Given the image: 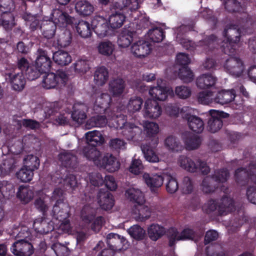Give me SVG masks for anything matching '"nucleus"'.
Instances as JSON below:
<instances>
[{
	"mask_svg": "<svg viewBox=\"0 0 256 256\" xmlns=\"http://www.w3.org/2000/svg\"><path fill=\"white\" fill-rule=\"evenodd\" d=\"M86 138L88 144L89 145L94 146L93 148H95V146L102 144L104 142V138L102 136L101 132L98 130L90 131L86 134ZM90 147V146H86L84 150L86 148ZM92 147H90L91 148ZM84 153V150H83Z\"/></svg>",
	"mask_w": 256,
	"mask_h": 256,
	"instance_id": "nucleus-29",
	"label": "nucleus"
},
{
	"mask_svg": "<svg viewBox=\"0 0 256 256\" xmlns=\"http://www.w3.org/2000/svg\"><path fill=\"white\" fill-rule=\"evenodd\" d=\"M106 124H108V116L107 119L104 116H97L90 119L86 122V126L90 128L95 126L102 127Z\"/></svg>",
	"mask_w": 256,
	"mask_h": 256,
	"instance_id": "nucleus-52",
	"label": "nucleus"
},
{
	"mask_svg": "<svg viewBox=\"0 0 256 256\" xmlns=\"http://www.w3.org/2000/svg\"><path fill=\"white\" fill-rule=\"evenodd\" d=\"M96 210L88 206H84L82 210L80 219L82 226L87 228L92 222L91 228L95 232H98L103 223V218L98 216L94 218Z\"/></svg>",
	"mask_w": 256,
	"mask_h": 256,
	"instance_id": "nucleus-5",
	"label": "nucleus"
},
{
	"mask_svg": "<svg viewBox=\"0 0 256 256\" xmlns=\"http://www.w3.org/2000/svg\"><path fill=\"white\" fill-rule=\"evenodd\" d=\"M176 38V40L184 48L190 50H192L196 47L199 46H202L205 50H206L208 47H212L214 44V40H216V37L214 36H211L208 38L206 42H204H204H200L199 44L196 46L195 44L193 42L185 38H181L179 34H178Z\"/></svg>",
	"mask_w": 256,
	"mask_h": 256,
	"instance_id": "nucleus-17",
	"label": "nucleus"
},
{
	"mask_svg": "<svg viewBox=\"0 0 256 256\" xmlns=\"http://www.w3.org/2000/svg\"><path fill=\"white\" fill-rule=\"evenodd\" d=\"M12 0H0V11L2 12L0 24L7 32L11 30L15 25L14 18L10 11L14 8Z\"/></svg>",
	"mask_w": 256,
	"mask_h": 256,
	"instance_id": "nucleus-4",
	"label": "nucleus"
},
{
	"mask_svg": "<svg viewBox=\"0 0 256 256\" xmlns=\"http://www.w3.org/2000/svg\"><path fill=\"white\" fill-rule=\"evenodd\" d=\"M111 102V98L106 93L102 94L100 96H98L95 102L94 108L96 110V108H100L102 109V111H105L106 110L109 106Z\"/></svg>",
	"mask_w": 256,
	"mask_h": 256,
	"instance_id": "nucleus-44",
	"label": "nucleus"
},
{
	"mask_svg": "<svg viewBox=\"0 0 256 256\" xmlns=\"http://www.w3.org/2000/svg\"><path fill=\"white\" fill-rule=\"evenodd\" d=\"M216 81V78L211 74H202L196 78V84L200 88L204 89L214 86Z\"/></svg>",
	"mask_w": 256,
	"mask_h": 256,
	"instance_id": "nucleus-28",
	"label": "nucleus"
},
{
	"mask_svg": "<svg viewBox=\"0 0 256 256\" xmlns=\"http://www.w3.org/2000/svg\"><path fill=\"white\" fill-rule=\"evenodd\" d=\"M142 100L140 97L134 96L132 98L127 106L128 111L130 112L139 111L142 108Z\"/></svg>",
	"mask_w": 256,
	"mask_h": 256,
	"instance_id": "nucleus-59",
	"label": "nucleus"
},
{
	"mask_svg": "<svg viewBox=\"0 0 256 256\" xmlns=\"http://www.w3.org/2000/svg\"><path fill=\"white\" fill-rule=\"evenodd\" d=\"M125 87V82L122 78H113L109 82L108 90L113 96L118 97L123 94Z\"/></svg>",
	"mask_w": 256,
	"mask_h": 256,
	"instance_id": "nucleus-23",
	"label": "nucleus"
},
{
	"mask_svg": "<svg viewBox=\"0 0 256 256\" xmlns=\"http://www.w3.org/2000/svg\"><path fill=\"white\" fill-rule=\"evenodd\" d=\"M22 18L26 22V24L30 26V28L32 31H34L40 28V21L36 16L26 12L22 14Z\"/></svg>",
	"mask_w": 256,
	"mask_h": 256,
	"instance_id": "nucleus-55",
	"label": "nucleus"
},
{
	"mask_svg": "<svg viewBox=\"0 0 256 256\" xmlns=\"http://www.w3.org/2000/svg\"><path fill=\"white\" fill-rule=\"evenodd\" d=\"M10 250L16 256H30L34 252V248L31 243L24 239L14 242Z\"/></svg>",
	"mask_w": 256,
	"mask_h": 256,
	"instance_id": "nucleus-11",
	"label": "nucleus"
},
{
	"mask_svg": "<svg viewBox=\"0 0 256 256\" xmlns=\"http://www.w3.org/2000/svg\"><path fill=\"white\" fill-rule=\"evenodd\" d=\"M138 206V215L136 218L137 220L143 222L148 219L151 214L150 208L144 204L136 205Z\"/></svg>",
	"mask_w": 256,
	"mask_h": 256,
	"instance_id": "nucleus-57",
	"label": "nucleus"
},
{
	"mask_svg": "<svg viewBox=\"0 0 256 256\" xmlns=\"http://www.w3.org/2000/svg\"><path fill=\"white\" fill-rule=\"evenodd\" d=\"M17 178L22 182H28L32 180L34 176V172L25 166H23L16 173Z\"/></svg>",
	"mask_w": 256,
	"mask_h": 256,
	"instance_id": "nucleus-51",
	"label": "nucleus"
},
{
	"mask_svg": "<svg viewBox=\"0 0 256 256\" xmlns=\"http://www.w3.org/2000/svg\"><path fill=\"white\" fill-rule=\"evenodd\" d=\"M98 52L104 56H109L112 54L114 50V44L110 41L100 42L98 46Z\"/></svg>",
	"mask_w": 256,
	"mask_h": 256,
	"instance_id": "nucleus-48",
	"label": "nucleus"
},
{
	"mask_svg": "<svg viewBox=\"0 0 256 256\" xmlns=\"http://www.w3.org/2000/svg\"><path fill=\"white\" fill-rule=\"evenodd\" d=\"M38 56L35 62V64L43 74L48 72L51 68L52 62L48 56V52L46 50L39 48L38 50Z\"/></svg>",
	"mask_w": 256,
	"mask_h": 256,
	"instance_id": "nucleus-16",
	"label": "nucleus"
},
{
	"mask_svg": "<svg viewBox=\"0 0 256 256\" xmlns=\"http://www.w3.org/2000/svg\"><path fill=\"white\" fill-rule=\"evenodd\" d=\"M148 36L154 42H160L164 38L162 30L160 28H154L148 31Z\"/></svg>",
	"mask_w": 256,
	"mask_h": 256,
	"instance_id": "nucleus-63",
	"label": "nucleus"
},
{
	"mask_svg": "<svg viewBox=\"0 0 256 256\" xmlns=\"http://www.w3.org/2000/svg\"><path fill=\"white\" fill-rule=\"evenodd\" d=\"M24 166L34 172L40 166V160L38 157L32 154L28 155L24 159Z\"/></svg>",
	"mask_w": 256,
	"mask_h": 256,
	"instance_id": "nucleus-50",
	"label": "nucleus"
},
{
	"mask_svg": "<svg viewBox=\"0 0 256 256\" xmlns=\"http://www.w3.org/2000/svg\"><path fill=\"white\" fill-rule=\"evenodd\" d=\"M130 51L134 56L144 58L150 54L152 47L149 42L143 39H140L132 44Z\"/></svg>",
	"mask_w": 256,
	"mask_h": 256,
	"instance_id": "nucleus-10",
	"label": "nucleus"
},
{
	"mask_svg": "<svg viewBox=\"0 0 256 256\" xmlns=\"http://www.w3.org/2000/svg\"><path fill=\"white\" fill-rule=\"evenodd\" d=\"M178 164L182 169L190 172H195L198 170V160L194 161L190 158L185 156H179Z\"/></svg>",
	"mask_w": 256,
	"mask_h": 256,
	"instance_id": "nucleus-25",
	"label": "nucleus"
},
{
	"mask_svg": "<svg viewBox=\"0 0 256 256\" xmlns=\"http://www.w3.org/2000/svg\"><path fill=\"white\" fill-rule=\"evenodd\" d=\"M125 16L121 13L116 12L111 14L108 19L110 26L113 29L121 27L125 20Z\"/></svg>",
	"mask_w": 256,
	"mask_h": 256,
	"instance_id": "nucleus-45",
	"label": "nucleus"
},
{
	"mask_svg": "<svg viewBox=\"0 0 256 256\" xmlns=\"http://www.w3.org/2000/svg\"><path fill=\"white\" fill-rule=\"evenodd\" d=\"M142 129L130 122L126 124L124 130H122V134L128 140H133L135 138L138 137L142 133Z\"/></svg>",
	"mask_w": 256,
	"mask_h": 256,
	"instance_id": "nucleus-31",
	"label": "nucleus"
},
{
	"mask_svg": "<svg viewBox=\"0 0 256 256\" xmlns=\"http://www.w3.org/2000/svg\"><path fill=\"white\" fill-rule=\"evenodd\" d=\"M108 78V70L104 66L96 68L94 74V82L98 86H102L107 82Z\"/></svg>",
	"mask_w": 256,
	"mask_h": 256,
	"instance_id": "nucleus-40",
	"label": "nucleus"
},
{
	"mask_svg": "<svg viewBox=\"0 0 256 256\" xmlns=\"http://www.w3.org/2000/svg\"><path fill=\"white\" fill-rule=\"evenodd\" d=\"M52 15L54 20H43L40 25L42 35L46 39H51L54 36L57 27L62 29L64 28V12L56 10Z\"/></svg>",
	"mask_w": 256,
	"mask_h": 256,
	"instance_id": "nucleus-2",
	"label": "nucleus"
},
{
	"mask_svg": "<svg viewBox=\"0 0 256 256\" xmlns=\"http://www.w3.org/2000/svg\"><path fill=\"white\" fill-rule=\"evenodd\" d=\"M178 76L184 82H192L194 78L192 72L188 66H184L180 68Z\"/></svg>",
	"mask_w": 256,
	"mask_h": 256,
	"instance_id": "nucleus-62",
	"label": "nucleus"
},
{
	"mask_svg": "<svg viewBox=\"0 0 256 256\" xmlns=\"http://www.w3.org/2000/svg\"><path fill=\"white\" fill-rule=\"evenodd\" d=\"M215 95L214 102L224 104L234 100L236 97V92L234 90H222Z\"/></svg>",
	"mask_w": 256,
	"mask_h": 256,
	"instance_id": "nucleus-26",
	"label": "nucleus"
},
{
	"mask_svg": "<svg viewBox=\"0 0 256 256\" xmlns=\"http://www.w3.org/2000/svg\"><path fill=\"white\" fill-rule=\"evenodd\" d=\"M64 189L62 188H56L54 189L52 198L56 200L52 209L53 218L58 220L62 230H63L64 226Z\"/></svg>",
	"mask_w": 256,
	"mask_h": 256,
	"instance_id": "nucleus-6",
	"label": "nucleus"
},
{
	"mask_svg": "<svg viewBox=\"0 0 256 256\" xmlns=\"http://www.w3.org/2000/svg\"><path fill=\"white\" fill-rule=\"evenodd\" d=\"M182 140L186 149L193 150L198 148L200 145L202 140L199 136L192 134H184L182 136Z\"/></svg>",
	"mask_w": 256,
	"mask_h": 256,
	"instance_id": "nucleus-35",
	"label": "nucleus"
},
{
	"mask_svg": "<svg viewBox=\"0 0 256 256\" xmlns=\"http://www.w3.org/2000/svg\"><path fill=\"white\" fill-rule=\"evenodd\" d=\"M142 178L146 186L152 192H156L160 188L164 182L162 176L157 174L145 172L142 174Z\"/></svg>",
	"mask_w": 256,
	"mask_h": 256,
	"instance_id": "nucleus-18",
	"label": "nucleus"
},
{
	"mask_svg": "<svg viewBox=\"0 0 256 256\" xmlns=\"http://www.w3.org/2000/svg\"><path fill=\"white\" fill-rule=\"evenodd\" d=\"M74 68L76 72L84 74L90 70V62L86 59H79L74 64Z\"/></svg>",
	"mask_w": 256,
	"mask_h": 256,
	"instance_id": "nucleus-58",
	"label": "nucleus"
},
{
	"mask_svg": "<svg viewBox=\"0 0 256 256\" xmlns=\"http://www.w3.org/2000/svg\"><path fill=\"white\" fill-rule=\"evenodd\" d=\"M34 194L30 186H20L16 192L18 198L23 204H27L33 198Z\"/></svg>",
	"mask_w": 256,
	"mask_h": 256,
	"instance_id": "nucleus-30",
	"label": "nucleus"
},
{
	"mask_svg": "<svg viewBox=\"0 0 256 256\" xmlns=\"http://www.w3.org/2000/svg\"><path fill=\"white\" fill-rule=\"evenodd\" d=\"M126 123L124 116L122 114L116 116L113 112L108 114V125L110 127L123 130Z\"/></svg>",
	"mask_w": 256,
	"mask_h": 256,
	"instance_id": "nucleus-33",
	"label": "nucleus"
},
{
	"mask_svg": "<svg viewBox=\"0 0 256 256\" xmlns=\"http://www.w3.org/2000/svg\"><path fill=\"white\" fill-rule=\"evenodd\" d=\"M76 10L80 14L87 16L93 13L94 10V6L86 0H81L76 4Z\"/></svg>",
	"mask_w": 256,
	"mask_h": 256,
	"instance_id": "nucleus-36",
	"label": "nucleus"
},
{
	"mask_svg": "<svg viewBox=\"0 0 256 256\" xmlns=\"http://www.w3.org/2000/svg\"><path fill=\"white\" fill-rule=\"evenodd\" d=\"M149 238L156 241L163 236L166 232L165 228L158 224H152L148 228Z\"/></svg>",
	"mask_w": 256,
	"mask_h": 256,
	"instance_id": "nucleus-41",
	"label": "nucleus"
},
{
	"mask_svg": "<svg viewBox=\"0 0 256 256\" xmlns=\"http://www.w3.org/2000/svg\"><path fill=\"white\" fill-rule=\"evenodd\" d=\"M216 95L212 91H204L200 92L198 96L199 102L203 104H209L214 102Z\"/></svg>",
	"mask_w": 256,
	"mask_h": 256,
	"instance_id": "nucleus-54",
	"label": "nucleus"
},
{
	"mask_svg": "<svg viewBox=\"0 0 256 256\" xmlns=\"http://www.w3.org/2000/svg\"><path fill=\"white\" fill-rule=\"evenodd\" d=\"M16 164L15 159L12 157H8L3 160L0 167L2 172H10L14 168Z\"/></svg>",
	"mask_w": 256,
	"mask_h": 256,
	"instance_id": "nucleus-64",
	"label": "nucleus"
},
{
	"mask_svg": "<svg viewBox=\"0 0 256 256\" xmlns=\"http://www.w3.org/2000/svg\"><path fill=\"white\" fill-rule=\"evenodd\" d=\"M73 108L74 110L72 114L73 120L78 123H82L86 118V106L84 104H76Z\"/></svg>",
	"mask_w": 256,
	"mask_h": 256,
	"instance_id": "nucleus-34",
	"label": "nucleus"
},
{
	"mask_svg": "<svg viewBox=\"0 0 256 256\" xmlns=\"http://www.w3.org/2000/svg\"><path fill=\"white\" fill-rule=\"evenodd\" d=\"M224 36L228 41L229 45L238 42L240 40V33L239 30L234 28H229L224 31Z\"/></svg>",
	"mask_w": 256,
	"mask_h": 256,
	"instance_id": "nucleus-43",
	"label": "nucleus"
},
{
	"mask_svg": "<svg viewBox=\"0 0 256 256\" xmlns=\"http://www.w3.org/2000/svg\"><path fill=\"white\" fill-rule=\"evenodd\" d=\"M76 29L78 34L82 38H86L90 36L92 28L90 24L84 20H82L78 24Z\"/></svg>",
	"mask_w": 256,
	"mask_h": 256,
	"instance_id": "nucleus-47",
	"label": "nucleus"
},
{
	"mask_svg": "<svg viewBox=\"0 0 256 256\" xmlns=\"http://www.w3.org/2000/svg\"><path fill=\"white\" fill-rule=\"evenodd\" d=\"M8 77L14 90L20 91L24 89L26 84V80L22 72L10 73L8 74Z\"/></svg>",
	"mask_w": 256,
	"mask_h": 256,
	"instance_id": "nucleus-27",
	"label": "nucleus"
},
{
	"mask_svg": "<svg viewBox=\"0 0 256 256\" xmlns=\"http://www.w3.org/2000/svg\"><path fill=\"white\" fill-rule=\"evenodd\" d=\"M125 240L123 237L116 234H110L106 237V242L111 250H120Z\"/></svg>",
	"mask_w": 256,
	"mask_h": 256,
	"instance_id": "nucleus-32",
	"label": "nucleus"
},
{
	"mask_svg": "<svg viewBox=\"0 0 256 256\" xmlns=\"http://www.w3.org/2000/svg\"><path fill=\"white\" fill-rule=\"evenodd\" d=\"M218 113L211 112V117L208 122V128L212 132H216L220 130L222 126V122L218 117Z\"/></svg>",
	"mask_w": 256,
	"mask_h": 256,
	"instance_id": "nucleus-42",
	"label": "nucleus"
},
{
	"mask_svg": "<svg viewBox=\"0 0 256 256\" xmlns=\"http://www.w3.org/2000/svg\"><path fill=\"white\" fill-rule=\"evenodd\" d=\"M233 200L230 197L224 196L218 201V212L222 215H226L234 210Z\"/></svg>",
	"mask_w": 256,
	"mask_h": 256,
	"instance_id": "nucleus-24",
	"label": "nucleus"
},
{
	"mask_svg": "<svg viewBox=\"0 0 256 256\" xmlns=\"http://www.w3.org/2000/svg\"><path fill=\"white\" fill-rule=\"evenodd\" d=\"M145 159L150 162H157L160 161L158 155L149 146L142 145L141 147Z\"/></svg>",
	"mask_w": 256,
	"mask_h": 256,
	"instance_id": "nucleus-46",
	"label": "nucleus"
},
{
	"mask_svg": "<svg viewBox=\"0 0 256 256\" xmlns=\"http://www.w3.org/2000/svg\"><path fill=\"white\" fill-rule=\"evenodd\" d=\"M228 177L229 173L226 170H216L212 176H206L202 180V191L206 194L213 192L217 185L226 182Z\"/></svg>",
	"mask_w": 256,
	"mask_h": 256,
	"instance_id": "nucleus-3",
	"label": "nucleus"
},
{
	"mask_svg": "<svg viewBox=\"0 0 256 256\" xmlns=\"http://www.w3.org/2000/svg\"><path fill=\"white\" fill-rule=\"evenodd\" d=\"M33 228L36 232L42 234H47L54 230L53 223L52 222H47L43 218L36 219Z\"/></svg>",
	"mask_w": 256,
	"mask_h": 256,
	"instance_id": "nucleus-21",
	"label": "nucleus"
},
{
	"mask_svg": "<svg viewBox=\"0 0 256 256\" xmlns=\"http://www.w3.org/2000/svg\"><path fill=\"white\" fill-rule=\"evenodd\" d=\"M161 79L157 81L158 86H154L149 90L150 95L154 99L158 100H165L168 96H172L174 94L173 90L169 87L163 86L161 85Z\"/></svg>",
	"mask_w": 256,
	"mask_h": 256,
	"instance_id": "nucleus-12",
	"label": "nucleus"
},
{
	"mask_svg": "<svg viewBox=\"0 0 256 256\" xmlns=\"http://www.w3.org/2000/svg\"><path fill=\"white\" fill-rule=\"evenodd\" d=\"M164 110L166 114L171 116H178L180 114L183 118H186L191 112L188 106H184L180 109L177 104H168L166 105Z\"/></svg>",
	"mask_w": 256,
	"mask_h": 256,
	"instance_id": "nucleus-22",
	"label": "nucleus"
},
{
	"mask_svg": "<svg viewBox=\"0 0 256 256\" xmlns=\"http://www.w3.org/2000/svg\"><path fill=\"white\" fill-rule=\"evenodd\" d=\"M40 69L35 65H30V67L26 69L24 72L27 78L30 80H34L38 78L41 74H43Z\"/></svg>",
	"mask_w": 256,
	"mask_h": 256,
	"instance_id": "nucleus-61",
	"label": "nucleus"
},
{
	"mask_svg": "<svg viewBox=\"0 0 256 256\" xmlns=\"http://www.w3.org/2000/svg\"><path fill=\"white\" fill-rule=\"evenodd\" d=\"M188 120L189 128L194 132L200 133L204 129V123L202 120L196 116H188L186 118Z\"/></svg>",
	"mask_w": 256,
	"mask_h": 256,
	"instance_id": "nucleus-38",
	"label": "nucleus"
},
{
	"mask_svg": "<svg viewBox=\"0 0 256 256\" xmlns=\"http://www.w3.org/2000/svg\"><path fill=\"white\" fill-rule=\"evenodd\" d=\"M44 76L42 86L46 89L55 88L60 84L64 83V70L63 68L56 70V73L47 72Z\"/></svg>",
	"mask_w": 256,
	"mask_h": 256,
	"instance_id": "nucleus-9",
	"label": "nucleus"
},
{
	"mask_svg": "<svg viewBox=\"0 0 256 256\" xmlns=\"http://www.w3.org/2000/svg\"><path fill=\"white\" fill-rule=\"evenodd\" d=\"M168 236L170 246H172L178 240H192L194 241L198 240L200 236H198L190 228L184 230L179 234L176 230L171 228L168 231Z\"/></svg>",
	"mask_w": 256,
	"mask_h": 256,
	"instance_id": "nucleus-8",
	"label": "nucleus"
},
{
	"mask_svg": "<svg viewBox=\"0 0 256 256\" xmlns=\"http://www.w3.org/2000/svg\"><path fill=\"white\" fill-rule=\"evenodd\" d=\"M84 156L97 166L104 168L110 172H114L120 168V162L112 154L109 153L102 154L96 148H86L84 150Z\"/></svg>",
	"mask_w": 256,
	"mask_h": 256,
	"instance_id": "nucleus-1",
	"label": "nucleus"
},
{
	"mask_svg": "<svg viewBox=\"0 0 256 256\" xmlns=\"http://www.w3.org/2000/svg\"><path fill=\"white\" fill-rule=\"evenodd\" d=\"M134 33L128 30H122L120 34L118 39V44L119 47L128 48L134 39Z\"/></svg>",
	"mask_w": 256,
	"mask_h": 256,
	"instance_id": "nucleus-37",
	"label": "nucleus"
},
{
	"mask_svg": "<svg viewBox=\"0 0 256 256\" xmlns=\"http://www.w3.org/2000/svg\"><path fill=\"white\" fill-rule=\"evenodd\" d=\"M98 202L102 208L110 210L114 204V200L112 194L105 190H100L98 195Z\"/></svg>",
	"mask_w": 256,
	"mask_h": 256,
	"instance_id": "nucleus-20",
	"label": "nucleus"
},
{
	"mask_svg": "<svg viewBox=\"0 0 256 256\" xmlns=\"http://www.w3.org/2000/svg\"><path fill=\"white\" fill-rule=\"evenodd\" d=\"M127 232L131 237L137 240H142L145 236V230L143 228L137 224L130 227L127 230Z\"/></svg>",
	"mask_w": 256,
	"mask_h": 256,
	"instance_id": "nucleus-53",
	"label": "nucleus"
},
{
	"mask_svg": "<svg viewBox=\"0 0 256 256\" xmlns=\"http://www.w3.org/2000/svg\"><path fill=\"white\" fill-rule=\"evenodd\" d=\"M43 107L46 118L52 116V118L54 119L58 124H64V113L58 102H46Z\"/></svg>",
	"mask_w": 256,
	"mask_h": 256,
	"instance_id": "nucleus-7",
	"label": "nucleus"
},
{
	"mask_svg": "<svg viewBox=\"0 0 256 256\" xmlns=\"http://www.w3.org/2000/svg\"><path fill=\"white\" fill-rule=\"evenodd\" d=\"M126 198L136 205L144 204L146 198L144 193L140 188L134 186H130L125 190Z\"/></svg>",
	"mask_w": 256,
	"mask_h": 256,
	"instance_id": "nucleus-15",
	"label": "nucleus"
},
{
	"mask_svg": "<svg viewBox=\"0 0 256 256\" xmlns=\"http://www.w3.org/2000/svg\"><path fill=\"white\" fill-rule=\"evenodd\" d=\"M224 68L228 73L236 76H240L244 70L243 62L236 57L228 58L224 64Z\"/></svg>",
	"mask_w": 256,
	"mask_h": 256,
	"instance_id": "nucleus-14",
	"label": "nucleus"
},
{
	"mask_svg": "<svg viewBox=\"0 0 256 256\" xmlns=\"http://www.w3.org/2000/svg\"><path fill=\"white\" fill-rule=\"evenodd\" d=\"M92 28L100 37H104L108 29V22L102 16H95L92 21Z\"/></svg>",
	"mask_w": 256,
	"mask_h": 256,
	"instance_id": "nucleus-19",
	"label": "nucleus"
},
{
	"mask_svg": "<svg viewBox=\"0 0 256 256\" xmlns=\"http://www.w3.org/2000/svg\"><path fill=\"white\" fill-rule=\"evenodd\" d=\"M142 125L144 132L149 137H154L159 132L158 126L156 122L146 121Z\"/></svg>",
	"mask_w": 256,
	"mask_h": 256,
	"instance_id": "nucleus-56",
	"label": "nucleus"
},
{
	"mask_svg": "<svg viewBox=\"0 0 256 256\" xmlns=\"http://www.w3.org/2000/svg\"><path fill=\"white\" fill-rule=\"evenodd\" d=\"M142 112L144 118L156 119L161 115L162 110L156 100L148 99L144 103Z\"/></svg>",
	"mask_w": 256,
	"mask_h": 256,
	"instance_id": "nucleus-13",
	"label": "nucleus"
},
{
	"mask_svg": "<svg viewBox=\"0 0 256 256\" xmlns=\"http://www.w3.org/2000/svg\"><path fill=\"white\" fill-rule=\"evenodd\" d=\"M256 173V163L250 164L248 170L246 171L243 168H238L236 171L235 177L237 180L240 178H245L251 174Z\"/></svg>",
	"mask_w": 256,
	"mask_h": 256,
	"instance_id": "nucleus-60",
	"label": "nucleus"
},
{
	"mask_svg": "<svg viewBox=\"0 0 256 256\" xmlns=\"http://www.w3.org/2000/svg\"><path fill=\"white\" fill-rule=\"evenodd\" d=\"M114 6L120 10L126 8L130 10H135L138 8L139 4L138 0H118Z\"/></svg>",
	"mask_w": 256,
	"mask_h": 256,
	"instance_id": "nucleus-49",
	"label": "nucleus"
},
{
	"mask_svg": "<svg viewBox=\"0 0 256 256\" xmlns=\"http://www.w3.org/2000/svg\"><path fill=\"white\" fill-rule=\"evenodd\" d=\"M164 144L168 150L172 152H178L183 149V146L175 136H170L164 140Z\"/></svg>",
	"mask_w": 256,
	"mask_h": 256,
	"instance_id": "nucleus-39",
	"label": "nucleus"
}]
</instances>
